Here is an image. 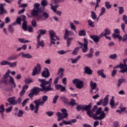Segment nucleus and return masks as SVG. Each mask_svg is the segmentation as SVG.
I'll return each instance as SVG.
<instances>
[{
    "mask_svg": "<svg viewBox=\"0 0 127 127\" xmlns=\"http://www.w3.org/2000/svg\"><path fill=\"white\" fill-rule=\"evenodd\" d=\"M32 16H37V19L46 20L49 18V14L44 12V7H40V4L36 3L34 4V8L31 12Z\"/></svg>",
    "mask_w": 127,
    "mask_h": 127,
    "instance_id": "nucleus-1",
    "label": "nucleus"
},
{
    "mask_svg": "<svg viewBox=\"0 0 127 127\" xmlns=\"http://www.w3.org/2000/svg\"><path fill=\"white\" fill-rule=\"evenodd\" d=\"M38 81L41 83L40 87L42 88H39V89L41 92H43L44 94H46L47 92H50V91H54V89L51 87V84H50V82L49 81H46L44 79H39Z\"/></svg>",
    "mask_w": 127,
    "mask_h": 127,
    "instance_id": "nucleus-2",
    "label": "nucleus"
},
{
    "mask_svg": "<svg viewBox=\"0 0 127 127\" xmlns=\"http://www.w3.org/2000/svg\"><path fill=\"white\" fill-rule=\"evenodd\" d=\"M102 110L103 109L101 107H99L95 114L92 112V113H90V116L88 117L93 118L94 120H99V121L104 120L106 118V113Z\"/></svg>",
    "mask_w": 127,
    "mask_h": 127,
    "instance_id": "nucleus-3",
    "label": "nucleus"
},
{
    "mask_svg": "<svg viewBox=\"0 0 127 127\" xmlns=\"http://www.w3.org/2000/svg\"><path fill=\"white\" fill-rule=\"evenodd\" d=\"M42 100L41 99H39L37 100H35L34 102L35 106V111L34 113L35 114H37L38 113V110H39V106H44V104L47 102L48 100V96L47 95H44L42 97Z\"/></svg>",
    "mask_w": 127,
    "mask_h": 127,
    "instance_id": "nucleus-4",
    "label": "nucleus"
},
{
    "mask_svg": "<svg viewBox=\"0 0 127 127\" xmlns=\"http://www.w3.org/2000/svg\"><path fill=\"white\" fill-rule=\"evenodd\" d=\"M91 109H92V103H90L89 105H78L76 107V109L77 112H80V111H86L87 112L86 114L88 116H91V114H92V111H91Z\"/></svg>",
    "mask_w": 127,
    "mask_h": 127,
    "instance_id": "nucleus-5",
    "label": "nucleus"
},
{
    "mask_svg": "<svg viewBox=\"0 0 127 127\" xmlns=\"http://www.w3.org/2000/svg\"><path fill=\"white\" fill-rule=\"evenodd\" d=\"M52 2L53 4H55V6L52 5L51 7V9H52L54 12H55V13H57V14H58L59 16H61L62 12L61 11L57 10L56 8L60 6L59 3L61 2H65V0H53Z\"/></svg>",
    "mask_w": 127,
    "mask_h": 127,
    "instance_id": "nucleus-6",
    "label": "nucleus"
},
{
    "mask_svg": "<svg viewBox=\"0 0 127 127\" xmlns=\"http://www.w3.org/2000/svg\"><path fill=\"white\" fill-rule=\"evenodd\" d=\"M61 112H58L56 113V115L58 117V122H60L62 120H64V119L68 117V113H67V110L65 108H63L61 110Z\"/></svg>",
    "mask_w": 127,
    "mask_h": 127,
    "instance_id": "nucleus-7",
    "label": "nucleus"
},
{
    "mask_svg": "<svg viewBox=\"0 0 127 127\" xmlns=\"http://www.w3.org/2000/svg\"><path fill=\"white\" fill-rule=\"evenodd\" d=\"M72 83L74 85L76 84L75 86L77 89H82V88H84V83H83V81H81V80L78 78H75L72 80Z\"/></svg>",
    "mask_w": 127,
    "mask_h": 127,
    "instance_id": "nucleus-8",
    "label": "nucleus"
},
{
    "mask_svg": "<svg viewBox=\"0 0 127 127\" xmlns=\"http://www.w3.org/2000/svg\"><path fill=\"white\" fill-rule=\"evenodd\" d=\"M32 92L28 94V96L29 98H33L34 95L35 96H38V95H39V93H40V91L39 89V87H34L32 88L31 90Z\"/></svg>",
    "mask_w": 127,
    "mask_h": 127,
    "instance_id": "nucleus-9",
    "label": "nucleus"
},
{
    "mask_svg": "<svg viewBox=\"0 0 127 127\" xmlns=\"http://www.w3.org/2000/svg\"><path fill=\"white\" fill-rule=\"evenodd\" d=\"M41 72V66L39 64H37L36 66H34V68L33 69L32 73V76H36V75H39Z\"/></svg>",
    "mask_w": 127,
    "mask_h": 127,
    "instance_id": "nucleus-10",
    "label": "nucleus"
},
{
    "mask_svg": "<svg viewBox=\"0 0 127 127\" xmlns=\"http://www.w3.org/2000/svg\"><path fill=\"white\" fill-rule=\"evenodd\" d=\"M83 41L84 43L83 44V48L81 46L80 47L82 50V52L83 53H86V52L88 51V43L89 42L88 41V39H87L86 38H84Z\"/></svg>",
    "mask_w": 127,
    "mask_h": 127,
    "instance_id": "nucleus-11",
    "label": "nucleus"
},
{
    "mask_svg": "<svg viewBox=\"0 0 127 127\" xmlns=\"http://www.w3.org/2000/svg\"><path fill=\"white\" fill-rule=\"evenodd\" d=\"M7 101L10 106H14L17 104V101H15V97H14L8 98Z\"/></svg>",
    "mask_w": 127,
    "mask_h": 127,
    "instance_id": "nucleus-12",
    "label": "nucleus"
},
{
    "mask_svg": "<svg viewBox=\"0 0 127 127\" xmlns=\"http://www.w3.org/2000/svg\"><path fill=\"white\" fill-rule=\"evenodd\" d=\"M50 76V72H49V69L48 68L45 67L44 70L42 72V77L44 78H48Z\"/></svg>",
    "mask_w": 127,
    "mask_h": 127,
    "instance_id": "nucleus-13",
    "label": "nucleus"
},
{
    "mask_svg": "<svg viewBox=\"0 0 127 127\" xmlns=\"http://www.w3.org/2000/svg\"><path fill=\"white\" fill-rule=\"evenodd\" d=\"M40 46L42 47H44V41L42 40L40 41V38H37V49H39Z\"/></svg>",
    "mask_w": 127,
    "mask_h": 127,
    "instance_id": "nucleus-14",
    "label": "nucleus"
},
{
    "mask_svg": "<svg viewBox=\"0 0 127 127\" xmlns=\"http://www.w3.org/2000/svg\"><path fill=\"white\" fill-rule=\"evenodd\" d=\"M55 88H56V90H58L61 89L60 92H65V93H66V92H67V90H66V87L64 86H63V85H62L61 84L56 85Z\"/></svg>",
    "mask_w": 127,
    "mask_h": 127,
    "instance_id": "nucleus-15",
    "label": "nucleus"
},
{
    "mask_svg": "<svg viewBox=\"0 0 127 127\" xmlns=\"http://www.w3.org/2000/svg\"><path fill=\"white\" fill-rule=\"evenodd\" d=\"M49 34L50 36H51L52 39V38H54V37H56L57 40H60V38L57 35H56V33L52 30L49 31Z\"/></svg>",
    "mask_w": 127,
    "mask_h": 127,
    "instance_id": "nucleus-16",
    "label": "nucleus"
},
{
    "mask_svg": "<svg viewBox=\"0 0 127 127\" xmlns=\"http://www.w3.org/2000/svg\"><path fill=\"white\" fill-rule=\"evenodd\" d=\"M4 6H5V3H0V15H2L3 13H6L7 11L4 9Z\"/></svg>",
    "mask_w": 127,
    "mask_h": 127,
    "instance_id": "nucleus-17",
    "label": "nucleus"
},
{
    "mask_svg": "<svg viewBox=\"0 0 127 127\" xmlns=\"http://www.w3.org/2000/svg\"><path fill=\"white\" fill-rule=\"evenodd\" d=\"M90 37L93 41L95 42V43H98L99 41H100V39H101V37L95 35H90Z\"/></svg>",
    "mask_w": 127,
    "mask_h": 127,
    "instance_id": "nucleus-18",
    "label": "nucleus"
},
{
    "mask_svg": "<svg viewBox=\"0 0 127 127\" xmlns=\"http://www.w3.org/2000/svg\"><path fill=\"white\" fill-rule=\"evenodd\" d=\"M84 73L87 74V75H92L93 70L89 66H85L84 67Z\"/></svg>",
    "mask_w": 127,
    "mask_h": 127,
    "instance_id": "nucleus-19",
    "label": "nucleus"
},
{
    "mask_svg": "<svg viewBox=\"0 0 127 127\" xmlns=\"http://www.w3.org/2000/svg\"><path fill=\"white\" fill-rule=\"evenodd\" d=\"M64 71H65V69L62 67H60L58 71L57 75H59L60 77H61V79H62L64 77Z\"/></svg>",
    "mask_w": 127,
    "mask_h": 127,
    "instance_id": "nucleus-20",
    "label": "nucleus"
},
{
    "mask_svg": "<svg viewBox=\"0 0 127 127\" xmlns=\"http://www.w3.org/2000/svg\"><path fill=\"white\" fill-rule=\"evenodd\" d=\"M60 99L62 102L66 106H68V104L69 103L68 101L69 100L68 98H66V97L64 96H62L60 97Z\"/></svg>",
    "mask_w": 127,
    "mask_h": 127,
    "instance_id": "nucleus-21",
    "label": "nucleus"
},
{
    "mask_svg": "<svg viewBox=\"0 0 127 127\" xmlns=\"http://www.w3.org/2000/svg\"><path fill=\"white\" fill-rule=\"evenodd\" d=\"M40 33L37 36V38H40L41 37V35H44V34H46L47 31L46 30L44 29H40L39 30Z\"/></svg>",
    "mask_w": 127,
    "mask_h": 127,
    "instance_id": "nucleus-22",
    "label": "nucleus"
},
{
    "mask_svg": "<svg viewBox=\"0 0 127 127\" xmlns=\"http://www.w3.org/2000/svg\"><path fill=\"white\" fill-rule=\"evenodd\" d=\"M97 74H98V76H101L102 78H105L107 77L106 76V74H105V73H104V69L98 70Z\"/></svg>",
    "mask_w": 127,
    "mask_h": 127,
    "instance_id": "nucleus-23",
    "label": "nucleus"
},
{
    "mask_svg": "<svg viewBox=\"0 0 127 127\" xmlns=\"http://www.w3.org/2000/svg\"><path fill=\"white\" fill-rule=\"evenodd\" d=\"M108 104H109V95H107L104 98L103 106V107H106V106H108Z\"/></svg>",
    "mask_w": 127,
    "mask_h": 127,
    "instance_id": "nucleus-24",
    "label": "nucleus"
},
{
    "mask_svg": "<svg viewBox=\"0 0 127 127\" xmlns=\"http://www.w3.org/2000/svg\"><path fill=\"white\" fill-rule=\"evenodd\" d=\"M90 86L92 88V90H96V88H97V83L94 82L92 80H91L90 82Z\"/></svg>",
    "mask_w": 127,
    "mask_h": 127,
    "instance_id": "nucleus-25",
    "label": "nucleus"
},
{
    "mask_svg": "<svg viewBox=\"0 0 127 127\" xmlns=\"http://www.w3.org/2000/svg\"><path fill=\"white\" fill-rule=\"evenodd\" d=\"M20 54L22 55V57H24L25 58H27L28 59H30L32 58V56L29 54H23V52L21 53Z\"/></svg>",
    "mask_w": 127,
    "mask_h": 127,
    "instance_id": "nucleus-26",
    "label": "nucleus"
},
{
    "mask_svg": "<svg viewBox=\"0 0 127 127\" xmlns=\"http://www.w3.org/2000/svg\"><path fill=\"white\" fill-rule=\"evenodd\" d=\"M41 4L43 7H44V9H45V6L48 5V3L47 2V1L46 0H42V1L41 2Z\"/></svg>",
    "mask_w": 127,
    "mask_h": 127,
    "instance_id": "nucleus-27",
    "label": "nucleus"
},
{
    "mask_svg": "<svg viewBox=\"0 0 127 127\" xmlns=\"http://www.w3.org/2000/svg\"><path fill=\"white\" fill-rule=\"evenodd\" d=\"M114 100V96H113L110 101V105L112 109H114V108H115V101Z\"/></svg>",
    "mask_w": 127,
    "mask_h": 127,
    "instance_id": "nucleus-28",
    "label": "nucleus"
},
{
    "mask_svg": "<svg viewBox=\"0 0 127 127\" xmlns=\"http://www.w3.org/2000/svg\"><path fill=\"white\" fill-rule=\"evenodd\" d=\"M126 81V79L125 78H120L118 80V83L117 84V87L119 88V87H121V85L124 83Z\"/></svg>",
    "mask_w": 127,
    "mask_h": 127,
    "instance_id": "nucleus-29",
    "label": "nucleus"
},
{
    "mask_svg": "<svg viewBox=\"0 0 127 127\" xmlns=\"http://www.w3.org/2000/svg\"><path fill=\"white\" fill-rule=\"evenodd\" d=\"M9 66L11 68H14V67H16L17 66V62H14L13 63L9 62Z\"/></svg>",
    "mask_w": 127,
    "mask_h": 127,
    "instance_id": "nucleus-30",
    "label": "nucleus"
},
{
    "mask_svg": "<svg viewBox=\"0 0 127 127\" xmlns=\"http://www.w3.org/2000/svg\"><path fill=\"white\" fill-rule=\"evenodd\" d=\"M80 58H81V56H77L76 58L74 59H71V63H72V64H76V63H77V62H78V61H79Z\"/></svg>",
    "mask_w": 127,
    "mask_h": 127,
    "instance_id": "nucleus-31",
    "label": "nucleus"
},
{
    "mask_svg": "<svg viewBox=\"0 0 127 127\" xmlns=\"http://www.w3.org/2000/svg\"><path fill=\"white\" fill-rule=\"evenodd\" d=\"M22 26L24 31H26V30H27V22L26 21H24L22 23Z\"/></svg>",
    "mask_w": 127,
    "mask_h": 127,
    "instance_id": "nucleus-32",
    "label": "nucleus"
},
{
    "mask_svg": "<svg viewBox=\"0 0 127 127\" xmlns=\"http://www.w3.org/2000/svg\"><path fill=\"white\" fill-rule=\"evenodd\" d=\"M69 33H71V31H69L68 29H65V34L64 35V39H67V38L69 37Z\"/></svg>",
    "mask_w": 127,
    "mask_h": 127,
    "instance_id": "nucleus-33",
    "label": "nucleus"
},
{
    "mask_svg": "<svg viewBox=\"0 0 127 127\" xmlns=\"http://www.w3.org/2000/svg\"><path fill=\"white\" fill-rule=\"evenodd\" d=\"M69 25L70 26L71 29H72V30H74L75 31V32H76V33H77V31H76V27L74 25V23L72 22H70Z\"/></svg>",
    "mask_w": 127,
    "mask_h": 127,
    "instance_id": "nucleus-34",
    "label": "nucleus"
},
{
    "mask_svg": "<svg viewBox=\"0 0 127 127\" xmlns=\"http://www.w3.org/2000/svg\"><path fill=\"white\" fill-rule=\"evenodd\" d=\"M75 105H76V102H75V99H71L70 100V102H68L67 106H72L73 107V106H75Z\"/></svg>",
    "mask_w": 127,
    "mask_h": 127,
    "instance_id": "nucleus-35",
    "label": "nucleus"
},
{
    "mask_svg": "<svg viewBox=\"0 0 127 127\" xmlns=\"http://www.w3.org/2000/svg\"><path fill=\"white\" fill-rule=\"evenodd\" d=\"M81 48V47H77L76 48H75V49L73 50L72 54H73V55H77V52H78V51H79V50Z\"/></svg>",
    "mask_w": 127,
    "mask_h": 127,
    "instance_id": "nucleus-36",
    "label": "nucleus"
},
{
    "mask_svg": "<svg viewBox=\"0 0 127 127\" xmlns=\"http://www.w3.org/2000/svg\"><path fill=\"white\" fill-rule=\"evenodd\" d=\"M79 36H86V31L84 30H80L78 32Z\"/></svg>",
    "mask_w": 127,
    "mask_h": 127,
    "instance_id": "nucleus-37",
    "label": "nucleus"
},
{
    "mask_svg": "<svg viewBox=\"0 0 127 127\" xmlns=\"http://www.w3.org/2000/svg\"><path fill=\"white\" fill-rule=\"evenodd\" d=\"M8 31H9V32L11 33V34H13V32L14 31V28H13V27H12V25H9L8 26Z\"/></svg>",
    "mask_w": 127,
    "mask_h": 127,
    "instance_id": "nucleus-38",
    "label": "nucleus"
},
{
    "mask_svg": "<svg viewBox=\"0 0 127 127\" xmlns=\"http://www.w3.org/2000/svg\"><path fill=\"white\" fill-rule=\"evenodd\" d=\"M88 25H89V26H90V27H95V25H94V23H95V22H93L92 21V20L89 19L88 20Z\"/></svg>",
    "mask_w": 127,
    "mask_h": 127,
    "instance_id": "nucleus-39",
    "label": "nucleus"
},
{
    "mask_svg": "<svg viewBox=\"0 0 127 127\" xmlns=\"http://www.w3.org/2000/svg\"><path fill=\"white\" fill-rule=\"evenodd\" d=\"M91 17L92 19H93L94 20H95V19H97V14H96L95 11H91Z\"/></svg>",
    "mask_w": 127,
    "mask_h": 127,
    "instance_id": "nucleus-40",
    "label": "nucleus"
},
{
    "mask_svg": "<svg viewBox=\"0 0 127 127\" xmlns=\"http://www.w3.org/2000/svg\"><path fill=\"white\" fill-rule=\"evenodd\" d=\"M18 41L20 42H21V43H28L30 42L29 40H26L25 39L22 38H19Z\"/></svg>",
    "mask_w": 127,
    "mask_h": 127,
    "instance_id": "nucleus-41",
    "label": "nucleus"
},
{
    "mask_svg": "<svg viewBox=\"0 0 127 127\" xmlns=\"http://www.w3.org/2000/svg\"><path fill=\"white\" fill-rule=\"evenodd\" d=\"M17 57H18L17 55H14V56L9 57L8 59L9 61L11 60H16V59H17Z\"/></svg>",
    "mask_w": 127,
    "mask_h": 127,
    "instance_id": "nucleus-42",
    "label": "nucleus"
},
{
    "mask_svg": "<svg viewBox=\"0 0 127 127\" xmlns=\"http://www.w3.org/2000/svg\"><path fill=\"white\" fill-rule=\"evenodd\" d=\"M105 33H104V36H106V35H110L111 34V30H110V29L107 28L104 30Z\"/></svg>",
    "mask_w": 127,
    "mask_h": 127,
    "instance_id": "nucleus-43",
    "label": "nucleus"
},
{
    "mask_svg": "<svg viewBox=\"0 0 127 127\" xmlns=\"http://www.w3.org/2000/svg\"><path fill=\"white\" fill-rule=\"evenodd\" d=\"M0 64L1 66H5V65H9V62L7 61H2Z\"/></svg>",
    "mask_w": 127,
    "mask_h": 127,
    "instance_id": "nucleus-44",
    "label": "nucleus"
},
{
    "mask_svg": "<svg viewBox=\"0 0 127 127\" xmlns=\"http://www.w3.org/2000/svg\"><path fill=\"white\" fill-rule=\"evenodd\" d=\"M73 40V38H68L67 39L66 42H67V47H69L70 45H71V42Z\"/></svg>",
    "mask_w": 127,
    "mask_h": 127,
    "instance_id": "nucleus-45",
    "label": "nucleus"
},
{
    "mask_svg": "<svg viewBox=\"0 0 127 127\" xmlns=\"http://www.w3.org/2000/svg\"><path fill=\"white\" fill-rule=\"evenodd\" d=\"M24 114V111H23L22 110H19L18 111V114H17V117H18V118H21V117H22V116H23Z\"/></svg>",
    "mask_w": 127,
    "mask_h": 127,
    "instance_id": "nucleus-46",
    "label": "nucleus"
},
{
    "mask_svg": "<svg viewBox=\"0 0 127 127\" xmlns=\"http://www.w3.org/2000/svg\"><path fill=\"white\" fill-rule=\"evenodd\" d=\"M9 73H10V70L8 69L7 71L3 75L4 79H6V78H8V77L9 76Z\"/></svg>",
    "mask_w": 127,
    "mask_h": 127,
    "instance_id": "nucleus-47",
    "label": "nucleus"
},
{
    "mask_svg": "<svg viewBox=\"0 0 127 127\" xmlns=\"http://www.w3.org/2000/svg\"><path fill=\"white\" fill-rule=\"evenodd\" d=\"M24 82L25 84H27V85H29L30 83H32V80H31V79L27 78L25 79Z\"/></svg>",
    "mask_w": 127,
    "mask_h": 127,
    "instance_id": "nucleus-48",
    "label": "nucleus"
},
{
    "mask_svg": "<svg viewBox=\"0 0 127 127\" xmlns=\"http://www.w3.org/2000/svg\"><path fill=\"white\" fill-rule=\"evenodd\" d=\"M105 6L108 9L112 8V5L110 4V2L109 1L105 2Z\"/></svg>",
    "mask_w": 127,
    "mask_h": 127,
    "instance_id": "nucleus-49",
    "label": "nucleus"
},
{
    "mask_svg": "<svg viewBox=\"0 0 127 127\" xmlns=\"http://www.w3.org/2000/svg\"><path fill=\"white\" fill-rule=\"evenodd\" d=\"M119 14H123L124 12H125V10L124 9V7L121 6L119 7Z\"/></svg>",
    "mask_w": 127,
    "mask_h": 127,
    "instance_id": "nucleus-50",
    "label": "nucleus"
},
{
    "mask_svg": "<svg viewBox=\"0 0 127 127\" xmlns=\"http://www.w3.org/2000/svg\"><path fill=\"white\" fill-rule=\"evenodd\" d=\"M105 12H106V8H105V7H103L101 8V12L99 14V16H102V15H103V14H104Z\"/></svg>",
    "mask_w": 127,
    "mask_h": 127,
    "instance_id": "nucleus-51",
    "label": "nucleus"
},
{
    "mask_svg": "<svg viewBox=\"0 0 127 127\" xmlns=\"http://www.w3.org/2000/svg\"><path fill=\"white\" fill-rule=\"evenodd\" d=\"M59 79H61V77H60L59 75L55 79L54 81V84H55V85L58 84V81H59Z\"/></svg>",
    "mask_w": 127,
    "mask_h": 127,
    "instance_id": "nucleus-52",
    "label": "nucleus"
},
{
    "mask_svg": "<svg viewBox=\"0 0 127 127\" xmlns=\"http://www.w3.org/2000/svg\"><path fill=\"white\" fill-rule=\"evenodd\" d=\"M31 25L33 26V27H36L37 26L36 20L35 19H33L31 22Z\"/></svg>",
    "mask_w": 127,
    "mask_h": 127,
    "instance_id": "nucleus-53",
    "label": "nucleus"
},
{
    "mask_svg": "<svg viewBox=\"0 0 127 127\" xmlns=\"http://www.w3.org/2000/svg\"><path fill=\"white\" fill-rule=\"evenodd\" d=\"M59 98V95H56L55 96L54 98H53V104H56L57 103V100H58V98Z\"/></svg>",
    "mask_w": 127,
    "mask_h": 127,
    "instance_id": "nucleus-54",
    "label": "nucleus"
},
{
    "mask_svg": "<svg viewBox=\"0 0 127 127\" xmlns=\"http://www.w3.org/2000/svg\"><path fill=\"white\" fill-rule=\"evenodd\" d=\"M46 115H48V116L49 117H52V116H53V115H54V112L53 111H49V112H47L46 113Z\"/></svg>",
    "mask_w": 127,
    "mask_h": 127,
    "instance_id": "nucleus-55",
    "label": "nucleus"
},
{
    "mask_svg": "<svg viewBox=\"0 0 127 127\" xmlns=\"http://www.w3.org/2000/svg\"><path fill=\"white\" fill-rule=\"evenodd\" d=\"M117 54H114L109 56V58L110 59H113V60L116 59V58H117Z\"/></svg>",
    "mask_w": 127,
    "mask_h": 127,
    "instance_id": "nucleus-56",
    "label": "nucleus"
},
{
    "mask_svg": "<svg viewBox=\"0 0 127 127\" xmlns=\"http://www.w3.org/2000/svg\"><path fill=\"white\" fill-rule=\"evenodd\" d=\"M29 101V98H26L25 99L23 102L22 103V107H24L25 105H26V103Z\"/></svg>",
    "mask_w": 127,
    "mask_h": 127,
    "instance_id": "nucleus-57",
    "label": "nucleus"
},
{
    "mask_svg": "<svg viewBox=\"0 0 127 127\" xmlns=\"http://www.w3.org/2000/svg\"><path fill=\"white\" fill-rule=\"evenodd\" d=\"M63 122L64 125H69L70 126H72L70 121H66L65 120H63Z\"/></svg>",
    "mask_w": 127,
    "mask_h": 127,
    "instance_id": "nucleus-58",
    "label": "nucleus"
},
{
    "mask_svg": "<svg viewBox=\"0 0 127 127\" xmlns=\"http://www.w3.org/2000/svg\"><path fill=\"white\" fill-rule=\"evenodd\" d=\"M116 74H117V70H116V67H114V69L112 71L111 75L112 77H115V76L116 75Z\"/></svg>",
    "mask_w": 127,
    "mask_h": 127,
    "instance_id": "nucleus-59",
    "label": "nucleus"
},
{
    "mask_svg": "<svg viewBox=\"0 0 127 127\" xmlns=\"http://www.w3.org/2000/svg\"><path fill=\"white\" fill-rule=\"evenodd\" d=\"M123 20L124 21L125 24H127V16L126 15H124L123 17Z\"/></svg>",
    "mask_w": 127,
    "mask_h": 127,
    "instance_id": "nucleus-60",
    "label": "nucleus"
},
{
    "mask_svg": "<svg viewBox=\"0 0 127 127\" xmlns=\"http://www.w3.org/2000/svg\"><path fill=\"white\" fill-rule=\"evenodd\" d=\"M4 110V105L3 104L1 105L0 106V113H3Z\"/></svg>",
    "mask_w": 127,
    "mask_h": 127,
    "instance_id": "nucleus-61",
    "label": "nucleus"
},
{
    "mask_svg": "<svg viewBox=\"0 0 127 127\" xmlns=\"http://www.w3.org/2000/svg\"><path fill=\"white\" fill-rule=\"evenodd\" d=\"M16 23L20 25V24H21V18L20 17H18L16 19Z\"/></svg>",
    "mask_w": 127,
    "mask_h": 127,
    "instance_id": "nucleus-62",
    "label": "nucleus"
},
{
    "mask_svg": "<svg viewBox=\"0 0 127 127\" xmlns=\"http://www.w3.org/2000/svg\"><path fill=\"white\" fill-rule=\"evenodd\" d=\"M12 110V106H10L5 109L6 113H10Z\"/></svg>",
    "mask_w": 127,
    "mask_h": 127,
    "instance_id": "nucleus-63",
    "label": "nucleus"
},
{
    "mask_svg": "<svg viewBox=\"0 0 127 127\" xmlns=\"http://www.w3.org/2000/svg\"><path fill=\"white\" fill-rule=\"evenodd\" d=\"M21 17V20H22L23 21H26L25 20V19H26V16L24 15H22L20 16Z\"/></svg>",
    "mask_w": 127,
    "mask_h": 127,
    "instance_id": "nucleus-64",
    "label": "nucleus"
}]
</instances>
